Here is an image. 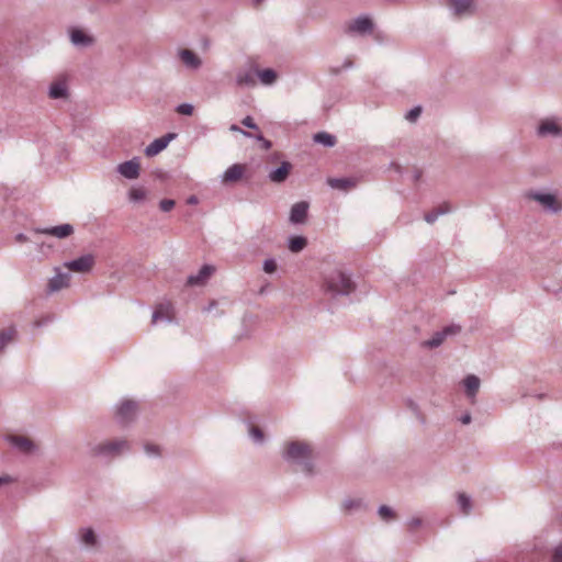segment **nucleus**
I'll return each instance as SVG.
<instances>
[{
	"instance_id": "obj_1",
	"label": "nucleus",
	"mask_w": 562,
	"mask_h": 562,
	"mask_svg": "<svg viewBox=\"0 0 562 562\" xmlns=\"http://www.w3.org/2000/svg\"><path fill=\"white\" fill-rule=\"evenodd\" d=\"M282 457L286 462L300 465L304 473H313L312 449L307 442H289L282 453Z\"/></svg>"
},
{
	"instance_id": "obj_2",
	"label": "nucleus",
	"mask_w": 562,
	"mask_h": 562,
	"mask_svg": "<svg viewBox=\"0 0 562 562\" xmlns=\"http://www.w3.org/2000/svg\"><path fill=\"white\" fill-rule=\"evenodd\" d=\"M323 289L333 296L348 295L355 291L356 285L344 271L335 269L324 277Z\"/></svg>"
},
{
	"instance_id": "obj_3",
	"label": "nucleus",
	"mask_w": 562,
	"mask_h": 562,
	"mask_svg": "<svg viewBox=\"0 0 562 562\" xmlns=\"http://www.w3.org/2000/svg\"><path fill=\"white\" fill-rule=\"evenodd\" d=\"M128 442L124 439H115L93 443L89 446V454L91 457L112 458L121 454L123 451L128 450Z\"/></svg>"
},
{
	"instance_id": "obj_4",
	"label": "nucleus",
	"mask_w": 562,
	"mask_h": 562,
	"mask_svg": "<svg viewBox=\"0 0 562 562\" xmlns=\"http://www.w3.org/2000/svg\"><path fill=\"white\" fill-rule=\"evenodd\" d=\"M525 196L539 203L546 212L557 214L562 211V202L553 193L530 190L525 193Z\"/></svg>"
},
{
	"instance_id": "obj_5",
	"label": "nucleus",
	"mask_w": 562,
	"mask_h": 562,
	"mask_svg": "<svg viewBox=\"0 0 562 562\" xmlns=\"http://www.w3.org/2000/svg\"><path fill=\"white\" fill-rule=\"evenodd\" d=\"M136 413L137 403L132 400H124L116 407L115 418L117 423L126 425L135 418Z\"/></svg>"
},
{
	"instance_id": "obj_6",
	"label": "nucleus",
	"mask_w": 562,
	"mask_h": 562,
	"mask_svg": "<svg viewBox=\"0 0 562 562\" xmlns=\"http://www.w3.org/2000/svg\"><path fill=\"white\" fill-rule=\"evenodd\" d=\"M94 257L90 254L80 256L77 259L65 262V267L71 271L85 273L92 269Z\"/></svg>"
},
{
	"instance_id": "obj_7",
	"label": "nucleus",
	"mask_w": 562,
	"mask_h": 562,
	"mask_svg": "<svg viewBox=\"0 0 562 562\" xmlns=\"http://www.w3.org/2000/svg\"><path fill=\"white\" fill-rule=\"evenodd\" d=\"M5 440L22 453H32L36 449L35 443L24 436L9 435Z\"/></svg>"
},
{
	"instance_id": "obj_8",
	"label": "nucleus",
	"mask_w": 562,
	"mask_h": 562,
	"mask_svg": "<svg viewBox=\"0 0 562 562\" xmlns=\"http://www.w3.org/2000/svg\"><path fill=\"white\" fill-rule=\"evenodd\" d=\"M308 207L310 205L306 201H301L293 204L290 211L289 221L292 224H304L307 218Z\"/></svg>"
},
{
	"instance_id": "obj_9",
	"label": "nucleus",
	"mask_w": 562,
	"mask_h": 562,
	"mask_svg": "<svg viewBox=\"0 0 562 562\" xmlns=\"http://www.w3.org/2000/svg\"><path fill=\"white\" fill-rule=\"evenodd\" d=\"M117 171L126 179H136L139 176V162L137 158L122 162L117 166Z\"/></svg>"
},
{
	"instance_id": "obj_10",
	"label": "nucleus",
	"mask_w": 562,
	"mask_h": 562,
	"mask_svg": "<svg viewBox=\"0 0 562 562\" xmlns=\"http://www.w3.org/2000/svg\"><path fill=\"white\" fill-rule=\"evenodd\" d=\"M173 318V308L170 303H160L153 313L151 323L156 324L159 321L170 323Z\"/></svg>"
},
{
	"instance_id": "obj_11",
	"label": "nucleus",
	"mask_w": 562,
	"mask_h": 562,
	"mask_svg": "<svg viewBox=\"0 0 562 562\" xmlns=\"http://www.w3.org/2000/svg\"><path fill=\"white\" fill-rule=\"evenodd\" d=\"M215 271V268L211 265H204L201 267L196 274H191L188 277L187 284L189 285H202L206 282V280L212 276Z\"/></svg>"
},
{
	"instance_id": "obj_12",
	"label": "nucleus",
	"mask_w": 562,
	"mask_h": 562,
	"mask_svg": "<svg viewBox=\"0 0 562 562\" xmlns=\"http://www.w3.org/2000/svg\"><path fill=\"white\" fill-rule=\"evenodd\" d=\"M246 167L240 164H234L231 167H228L225 172L222 176V182L223 183H234L239 181L244 173H245Z\"/></svg>"
},
{
	"instance_id": "obj_13",
	"label": "nucleus",
	"mask_w": 562,
	"mask_h": 562,
	"mask_svg": "<svg viewBox=\"0 0 562 562\" xmlns=\"http://www.w3.org/2000/svg\"><path fill=\"white\" fill-rule=\"evenodd\" d=\"M41 234L50 235L56 238L63 239L74 233V226L70 224H61L53 227H47L38 231Z\"/></svg>"
},
{
	"instance_id": "obj_14",
	"label": "nucleus",
	"mask_w": 562,
	"mask_h": 562,
	"mask_svg": "<svg viewBox=\"0 0 562 562\" xmlns=\"http://www.w3.org/2000/svg\"><path fill=\"white\" fill-rule=\"evenodd\" d=\"M70 281V274L68 272H60L59 269H56V274L48 282L49 292L59 291L66 286H68Z\"/></svg>"
},
{
	"instance_id": "obj_15",
	"label": "nucleus",
	"mask_w": 562,
	"mask_h": 562,
	"mask_svg": "<svg viewBox=\"0 0 562 562\" xmlns=\"http://www.w3.org/2000/svg\"><path fill=\"white\" fill-rule=\"evenodd\" d=\"M372 21L369 18H358L350 22L347 26L349 33H367L372 30Z\"/></svg>"
},
{
	"instance_id": "obj_16",
	"label": "nucleus",
	"mask_w": 562,
	"mask_h": 562,
	"mask_svg": "<svg viewBox=\"0 0 562 562\" xmlns=\"http://www.w3.org/2000/svg\"><path fill=\"white\" fill-rule=\"evenodd\" d=\"M538 135L546 137L548 135L558 137L562 136L561 127L554 120H546L539 126Z\"/></svg>"
},
{
	"instance_id": "obj_17",
	"label": "nucleus",
	"mask_w": 562,
	"mask_h": 562,
	"mask_svg": "<svg viewBox=\"0 0 562 562\" xmlns=\"http://www.w3.org/2000/svg\"><path fill=\"white\" fill-rule=\"evenodd\" d=\"M243 125L248 127V128H251L254 130L255 132H251V133H246V132H243L240 131L236 125H232L231 126V130L232 131H239L244 136H247V137H250V138H255L256 140H266L262 136V134L259 132L257 125L255 124L254 122V119L250 117V116H247L245 117L243 121H241Z\"/></svg>"
},
{
	"instance_id": "obj_18",
	"label": "nucleus",
	"mask_w": 562,
	"mask_h": 562,
	"mask_svg": "<svg viewBox=\"0 0 562 562\" xmlns=\"http://www.w3.org/2000/svg\"><path fill=\"white\" fill-rule=\"evenodd\" d=\"M291 167L290 162L283 161L280 167L270 171L269 179L276 183L283 182L288 178Z\"/></svg>"
},
{
	"instance_id": "obj_19",
	"label": "nucleus",
	"mask_w": 562,
	"mask_h": 562,
	"mask_svg": "<svg viewBox=\"0 0 562 562\" xmlns=\"http://www.w3.org/2000/svg\"><path fill=\"white\" fill-rule=\"evenodd\" d=\"M327 184L331 189L348 191L356 187V181L350 178H328Z\"/></svg>"
},
{
	"instance_id": "obj_20",
	"label": "nucleus",
	"mask_w": 562,
	"mask_h": 562,
	"mask_svg": "<svg viewBox=\"0 0 562 562\" xmlns=\"http://www.w3.org/2000/svg\"><path fill=\"white\" fill-rule=\"evenodd\" d=\"M449 4L454 10V14L461 16L472 12L473 0H449Z\"/></svg>"
},
{
	"instance_id": "obj_21",
	"label": "nucleus",
	"mask_w": 562,
	"mask_h": 562,
	"mask_svg": "<svg viewBox=\"0 0 562 562\" xmlns=\"http://www.w3.org/2000/svg\"><path fill=\"white\" fill-rule=\"evenodd\" d=\"M463 386L468 397H474L480 389L481 381L474 374H469L463 379Z\"/></svg>"
},
{
	"instance_id": "obj_22",
	"label": "nucleus",
	"mask_w": 562,
	"mask_h": 562,
	"mask_svg": "<svg viewBox=\"0 0 562 562\" xmlns=\"http://www.w3.org/2000/svg\"><path fill=\"white\" fill-rule=\"evenodd\" d=\"M457 503L460 508V512L463 515L468 516L471 514V512L473 509V503H472L471 497L468 494H465L464 492H459L457 494Z\"/></svg>"
},
{
	"instance_id": "obj_23",
	"label": "nucleus",
	"mask_w": 562,
	"mask_h": 562,
	"mask_svg": "<svg viewBox=\"0 0 562 562\" xmlns=\"http://www.w3.org/2000/svg\"><path fill=\"white\" fill-rule=\"evenodd\" d=\"M307 245V239L303 236H292L289 238L288 248L291 252H301Z\"/></svg>"
},
{
	"instance_id": "obj_24",
	"label": "nucleus",
	"mask_w": 562,
	"mask_h": 562,
	"mask_svg": "<svg viewBox=\"0 0 562 562\" xmlns=\"http://www.w3.org/2000/svg\"><path fill=\"white\" fill-rule=\"evenodd\" d=\"M16 330L13 327L0 331V352L14 341Z\"/></svg>"
},
{
	"instance_id": "obj_25",
	"label": "nucleus",
	"mask_w": 562,
	"mask_h": 562,
	"mask_svg": "<svg viewBox=\"0 0 562 562\" xmlns=\"http://www.w3.org/2000/svg\"><path fill=\"white\" fill-rule=\"evenodd\" d=\"M181 60L191 68H198L201 64L199 57L190 49L180 53Z\"/></svg>"
},
{
	"instance_id": "obj_26",
	"label": "nucleus",
	"mask_w": 562,
	"mask_h": 562,
	"mask_svg": "<svg viewBox=\"0 0 562 562\" xmlns=\"http://www.w3.org/2000/svg\"><path fill=\"white\" fill-rule=\"evenodd\" d=\"M71 42L76 45H89L92 43V38L81 30H72Z\"/></svg>"
},
{
	"instance_id": "obj_27",
	"label": "nucleus",
	"mask_w": 562,
	"mask_h": 562,
	"mask_svg": "<svg viewBox=\"0 0 562 562\" xmlns=\"http://www.w3.org/2000/svg\"><path fill=\"white\" fill-rule=\"evenodd\" d=\"M66 95V83L64 81H55L49 89V97L53 99L64 98Z\"/></svg>"
},
{
	"instance_id": "obj_28",
	"label": "nucleus",
	"mask_w": 562,
	"mask_h": 562,
	"mask_svg": "<svg viewBox=\"0 0 562 562\" xmlns=\"http://www.w3.org/2000/svg\"><path fill=\"white\" fill-rule=\"evenodd\" d=\"M79 533H80V539L85 544L92 547L97 543V536H95L93 529L82 528L79 530Z\"/></svg>"
},
{
	"instance_id": "obj_29",
	"label": "nucleus",
	"mask_w": 562,
	"mask_h": 562,
	"mask_svg": "<svg viewBox=\"0 0 562 562\" xmlns=\"http://www.w3.org/2000/svg\"><path fill=\"white\" fill-rule=\"evenodd\" d=\"M257 77L263 85H271L277 79V72L272 69H263L257 71Z\"/></svg>"
},
{
	"instance_id": "obj_30",
	"label": "nucleus",
	"mask_w": 562,
	"mask_h": 562,
	"mask_svg": "<svg viewBox=\"0 0 562 562\" xmlns=\"http://www.w3.org/2000/svg\"><path fill=\"white\" fill-rule=\"evenodd\" d=\"M445 339H446L445 334H442V331L440 330V331L435 333L430 339L424 341L423 346L430 348V349L437 348V347L441 346V344L445 341Z\"/></svg>"
},
{
	"instance_id": "obj_31",
	"label": "nucleus",
	"mask_w": 562,
	"mask_h": 562,
	"mask_svg": "<svg viewBox=\"0 0 562 562\" xmlns=\"http://www.w3.org/2000/svg\"><path fill=\"white\" fill-rule=\"evenodd\" d=\"M345 510L352 512L362 509L366 504L362 498H348L342 504Z\"/></svg>"
},
{
	"instance_id": "obj_32",
	"label": "nucleus",
	"mask_w": 562,
	"mask_h": 562,
	"mask_svg": "<svg viewBox=\"0 0 562 562\" xmlns=\"http://www.w3.org/2000/svg\"><path fill=\"white\" fill-rule=\"evenodd\" d=\"M168 145H169V143H150L145 148V155L147 157H154L157 154H159L160 151H162L164 149H166Z\"/></svg>"
},
{
	"instance_id": "obj_33",
	"label": "nucleus",
	"mask_w": 562,
	"mask_h": 562,
	"mask_svg": "<svg viewBox=\"0 0 562 562\" xmlns=\"http://www.w3.org/2000/svg\"><path fill=\"white\" fill-rule=\"evenodd\" d=\"M132 202H140L146 198V190L143 188H132L128 192Z\"/></svg>"
},
{
	"instance_id": "obj_34",
	"label": "nucleus",
	"mask_w": 562,
	"mask_h": 562,
	"mask_svg": "<svg viewBox=\"0 0 562 562\" xmlns=\"http://www.w3.org/2000/svg\"><path fill=\"white\" fill-rule=\"evenodd\" d=\"M378 514L384 521H389L395 517L393 509L386 505H381L378 509Z\"/></svg>"
},
{
	"instance_id": "obj_35",
	"label": "nucleus",
	"mask_w": 562,
	"mask_h": 562,
	"mask_svg": "<svg viewBox=\"0 0 562 562\" xmlns=\"http://www.w3.org/2000/svg\"><path fill=\"white\" fill-rule=\"evenodd\" d=\"M256 76H257V74L254 75L251 72H248V74L239 76L237 81L239 85L255 86L256 85Z\"/></svg>"
},
{
	"instance_id": "obj_36",
	"label": "nucleus",
	"mask_w": 562,
	"mask_h": 562,
	"mask_svg": "<svg viewBox=\"0 0 562 562\" xmlns=\"http://www.w3.org/2000/svg\"><path fill=\"white\" fill-rule=\"evenodd\" d=\"M277 268L278 266L273 258H269L263 261L262 269L266 273H273L277 271Z\"/></svg>"
},
{
	"instance_id": "obj_37",
	"label": "nucleus",
	"mask_w": 562,
	"mask_h": 562,
	"mask_svg": "<svg viewBox=\"0 0 562 562\" xmlns=\"http://www.w3.org/2000/svg\"><path fill=\"white\" fill-rule=\"evenodd\" d=\"M442 334H445V337L447 338L448 336H453V335H457L461 331V326L460 325H449V326H446L442 330Z\"/></svg>"
},
{
	"instance_id": "obj_38",
	"label": "nucleus",
	"mask_w": 562,
	"mask_h": 562,
	"mask_svg": "<svg viewBox=\"0 0 562 562\" xmlns=\"http://www.w3.org/2000/svg\"><path fill=\"white\" fill-rule=\"evenodd\" d=\"M175 200L164 199L159 202V207L162 212H169L175 207Z\"/></svg>"
},
{
	"instance_id": "obj_39",
	"label": "nucleus",
	"mask_w": 562,
	"mask_h": 562,
	"mask_svg": "<svg viewBox=\"0 0 562 562\" xmlns=\"http://www.w3.org/2000/svg\"><path fill=\"white\" fill-rule=\"evenodd\" d=\"M420 113H422V108L415 106L414 109H412L411 111L407 112L405 117L409 122H415L419 117Z\"/></svg>"
},
{
	"instance_id": "obj_40",
	"label": "nucleus",
	"mask_w": 562,
	"mask_h": 562,
	"mask_svg": "<svg viewBox=\"0 0 562 562\" xmlns=\"http://www.w3.org/2000/svg\"><path fill=\"white\" fill-rule=\"evenodd\" d=\"M250 436L254 438L255 441L257 442H261L262 439H263V432L261 431V429L257 428V427H252L250 429Z\"/></svg>"
},
{
	"instance_id": "obj_41",
	"label": "nucleus",
	"mask_w": 562,
	"mask_h": 562,
	"mask_svg": "<svg viewBox=\"0 0 562 562\" xmlns=\"http://www.w3.org/2000/svg\"><path fill=\"white\" fill-rule=\"evenodd\" d=\"M177 111H178V113L183 114V115H191L193 112V106L191 104L184 103V104L179 105Z\"/></svg>"
},
{
	"instance_id": "obj_42",
	"label": "nucleus",
	"mask_w": 562,
	"mask_h": 562,
	"mask_svg": "<svg viewBox=\"0 0 562 562\" xmlns=\"http://www.w3.org/2000/svg\"><path fill=\"white\" fill-rule=\"evenodd\" d=\"M439 217V214L437 213V211H431V212H428L424 215V220L428 223V224H434L437 218Z\"/></svg>"
},
{
	"instance_id": "obj_43",
	"label": "nucleus",
	"mask_w": 562,
	"mask_h": 562,
	"mask_svg": "<svg viewBox=\"0 0 562 562\" xmlns=\"http://www.w3.org/2000/svg\"><path fill=\"white\" fill-rule=\"evenodd\" d=\"M145 451L149 456H155V457L156 456H160L159 447L155 446V445H146L145 446Z\"/></svg>"
},
{
	"instance_id": "obj_44",
	"label": "nucleus",
	"mask_w": 562,
	"mask_h": 562,
	"mask_svg": "<svg viewBox=\"0 0 562 562\" xmlns=\"http://www.w3.org/2000/svg\"><path fill=\"white\" fill-rule=\"evenodd\" d=\"M552 562H562V543L555 547L552 555Z\"/></svg>"
},
{
	"instance_id": "obj_45",
	"label": "nucleus",
	"mask_w": 562,
	"mask_h": 562,
	"mask_svg": "<svg viewBox=\"0 0 562 562\" xmlns=\"http://www.w3.org/2000/svg\"><path fill=\"white\" fill-rule=\"evenodd\" d=\"M451 206L448 203H443L436 207L434 211H437V213L440 215H445L451 212Z\"/></svg>"
},
{
	"instance_id": "obj_46",
	"label": "nucleus",
	"mask_w": 562,
	"mask_h": 562,
	"mask_svg": "<svg viewBox=\"0 0 562 562\" xmlns=\"http://www.w3.org/2000/svg\"><path fill=\"white\" fill-rule=\"evenodd\" d=\"M313 140H315V142H318V140H333V137H331V135H329L327 133H317V134L314 135Z\"/></svg>"
},
{
	"instance_id": "obj_47",
	"label": "nucleus",
	"mask_w": 562,
	"mask_h": 562,
	"mask_svg": "<svg viewBox=\"0 0 562 562\" xmlns=\"http://www.w3.org/2000/svg\"><path fill=\"white\" fill-rule=\"evenodd\" d=\"M408 525L412 527V528H417L422 525V519L419 518H413L409 520Z\"/></svg>"
},
{
	"instance_id": "obj_48",
	"label": "nucleus",
	"mask_w": 562,
	"mask_h": 562,
	"mask_svg": "<svg viewBox=\"0 0 562 562\" xmlns=\"http://www.w3.org/2000/svg\"><path fill=\"white\" fill-rule=\"evenodd\" d=\"M471 415L469 413L464 414L461 416L460 418V422L463 424V425H468L471 423Z\"/></svg>"
},
{
	"instance_id": "obj_49",
	"label": "nucleus",
	"mask_w": 562,
	"mask_h": 562,
	"mask_svg": "<svg viewBox=\"0 0 562 562\" xmlns=\"http://www.w3.org/2000/svg\"><path fill=\"white\" fill-rule=\"evenodd\" d=\"M12 482V479L11 476L9 475H2L0 476V487L3 485V484H9Z\"/></svg>"
},
{
	"instance_id": "obj_50",
	"label": "nucleus",
	"mask_w": 562,
	"mask_h": 562,
	"mask_svg": "<svg viewBox=\"0 0 562 562\" xmlns=\"http://www.w3.org/2000/svg\"><path fill=\"white\" fill-rule=\"evenodd\" d=\"M420 177H422V171L420 170H415L414 175H413V180L415 182H417L420 179Z\"/></svg>"
},
{
	"instance_id": "obj_51",
	"label": "nucleus",
	"mask_w": 562,
	"mask_h": 562,
	"mask_svg": "<svg viewBox=\"0 0 562 562\" xmlns=\"http://www.w3.org/2000/svg\"><path fill=\"white\" fill-rule=\"evenodd\" d=\"M173 137H175L173 134H167V135L162 136L161 138H158L157 140L167 142V140H172Z\"/></svg>"
},
{
	"instance_id": "obj_52",
	"label": "nucleus",
	"mask_w": 562,
	"mask_h": 562,
	"mask_svg": "<svg viewBox=\"0 0 562 562\" xmlns=\"http://www.w3.org/2000/svg\"><path fill=\"white\" fill-rule=\"evenodd\" d=\"M188 203H189V204H195V203H198V199H196V196L191 195V196L188 199Z\"/></svg>"
},
{
	"instance_id": "obj_53",
	"label": "nucleus",
	"mask_w": 562,
	"mask_h": 562,
	"mask_svg": "<svg viewBox=\"0 0 562 562\" xmlns=\"http://www.w3.org/2000/svg\"><path fill=\"white\" fill-rule=\"evenodd\" d=\"M272 143H262V148L268 150L271 148Z\"/></svg>"
},
{
	"instance_id": "obj_54",
	"label": "nucleus",
	"mask_w": 562,
	"mask_h": 562,
	"mask_svg": "<svg viewBox=\"0 0 562 562\" xmlns=\"http://www.w3.org/2000/svg\"><path fill=\"white\" fill-rule=\"evenodd\" d=\"M216 305V303L213 301L210 303L209 307L205 308L206 311H210L211 308H214V306Z\"/></svg>"
},
{
	"instance_id": "obj_55",
	"label": "nucleus",
	"mask_w": 562,
	"mask_h": 562,
	"mask_svg": "<svg viewBox=\"0 0 562 562\" xmlns=\"http://www.w3.org/2000/svg\"><path fill=\"white\" fill-rule=\"evenodd\" d=\"M18 239H19V240H24V239H25V236H24L23 234H19V235H18Z\"/></svg>"
},
{
	"instance_id": "obj_56",
	"label": "nucleus",
	"mask_w": 562,
	"mask_h": 562,
	"mask_svg": "<svg viewBox=\"0 0 562 562\" xmlns=\"http://www.w3.org/2000/svg\"><path fill=\"white\" fill-rule=\"evenodd\" d=\"M325 146L333 147L336 143H323Z\"/></svg>"
},
{
	"instance_id": "obj_57",
	"label": "nucleus",
	"mask_w": 562,
	"mask_h": 562,
	"mask_svg": "<svg viewBox=\"0 0 562 562\" xmlns=\"http://www.w3.org/2000/svg\"><path fill=\"white\" fill-rule=\"evenodd\" d=\"M262 0H255L256 5H259Z\"/></svg>"
}]
</instances>
